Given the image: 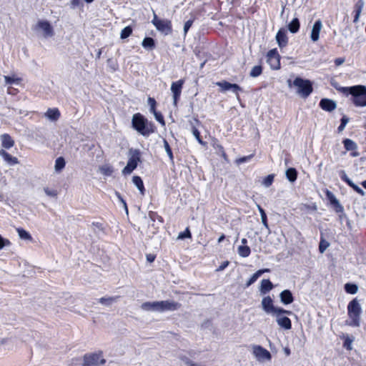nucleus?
Wrapping results in <instances>:
<instances>
[{
    "instance_id": "obj_29",
    "label": "nucleus",
    "mask_w": 366,
    "mask_h": 366,
    "mask_svg": "<svg viewBox=\"0 0 366 366\" xmlns=\"http://www.w3.org/2000/svg\"><path fill=\"white\" fill-rule=\"evenodd\" d=\"M132 182L137 187L140 193L143 195L144 194V187L141 177L139 176H134L132 178Z\"/></svg>"
},
{
    "instance_id": "obj_58",
    "label": "nucleus",
    "mask_w": 366,
    "mask_h": 366,
    "mask_svg": "<svg viewBox=\"0 0 366 366\" xmlns=\"http://www.w3.org/2000/svg\"><path fill=\"white\" fill-rule=\"evenodd\" d=\"M351 344L352 340L349 337H347L344 342V347H345L347 350H351Z\"/></svg>"
},
{
    "instance_id": "obj_46",
    "label": "nucleus",
    "mask_w": 366,
    "mask_h": 366,
    "mask_svg": "<svg viewBox=\"0 0 366 366\" xmlns=\"http://www.w3.org/2000/svg\"><path fill=\"white\" fill-rule=\"evenodd\" d=\"M44 191L46 195L51 197H56V196L58 194V192L56 190L50 189L48 187L44 188Z\"/></svg>"
},
{
    "instance_id": "obj_10",
    "label": "nucleus",
    "mask_w": 366,
    "mask_h": 366,
    "mask_svg": "<svg viewBox=\"0 0 366 366\" xmlns=\"http://www.w3.org/2000/svg\"><path fill=\"white\" fill-rule=\"evenodd\" d=\"M252 352L258 361L270 360L272 358L270 352L262 346L254 345Z\"/></svg>"
},
{
    "instance_id": "obj_22",
    "label": "nucleus",
    "mask_w": 366,
    "mask_h": 366,
    "mask_svg": "<svg viewBox=\"0 0 366 366\" xmlns=\"http://www.w3.org/2000/svg\"><path fill=\"white\" fill-rule=\"evenodd\" d=\"M44 116L49 120L56 122L60 117V112L56 108L49 109L44 114Z\"/></svg>"
},
{
    "instance_id": "obj_8",
    "label": "nucleus",
    "mask_w": 366,
    "mask_h": 366,
    "mask_svg": "<svg viewBox=\"0 0 366 366\" xmlns=\"http://www.w3.org/2000/svg\"><path fill=\"white\" fill-rule=\"evenodd\" d=\"M152 24L155 26L156 29L167 35L172 33V23L168 19H159L157 15L154 14V19L152 21Z\"/></svg>"
},
{
    "instance_id": "obj_56",
    "label": "nucleus",
    "mask_w": 366,
    "mask_h": 366,
    "mask_svg": "<svg viewBox=\"0 0 366 366\" xmlns=\"http://www.w3.org/2000/svg\"><path fill=\"white\" fill-rule=\"evenodd\" d=\"M81 4V0H71V6L72 9H75Z\"/></svg>"
},
{
    "instance_id": "obj_38",
    "label": "nucleus",
    "mask_w": 366,
    "mask_h": 366,
    "mask_svg": "<svg viewBox=\"0 0 366 366\" xmlns=\"http://www.w3.org/2000/svg\"><path fill=\"white\" fill-rule=\"evenodd\" d=\"M345 290L349 294H356L358 290V287L355 284L347 283L345 285Z\"/></svg>"
},
{
    "instance_id": "obj_5",
    "label": "nucleus",
    "mask_w": 366,
    "mask_h": 366,
    "mask_svg": "<svg viewBox=\"0 0 366 366\" xmlns=\"http://www.w3.org/2000/svg\"><path fill=\"white\" fill-rule=\"evenodd\" d=\"M106 363L102 351L89 352L82 357L81 366H103Z\"/></svg>"
},
{
    "instance_id": "obj_27",
    "label": "nucleus",
    "mask_w": 366,
    "mask_h": 366,
    "mask_svg": "<svg viewBox=\"0 0 366 366\" xmlns=\"http://www.w3.org/2000/svg\"><path fill=\"white\" fill-rule=\"evenodd\" d=\"M364 1L363 0H358V1L356 3L355 7V15L354 17V22H357L360 16V14L362 11V9L364 7Z\"/></svg>"
},
{
    "instance_id": "obj_39",
    "label": "nucleus",
    "mask_w": 366,
    "mask_h": 366,
    "mask_svg": "<svg viewBox=\"0 0 366 366\" xmlns=\"http://www.w3.org/2000/svg\"><path fill=\"white\" fill-rule=\"evenodd\" d=\"M262 72V67L260 65L254 66L250 71L249 75L252 77H257Z\"/></svg>"
},
{
    "instance_id": "obj_21",
    "label": "nucleus",
    "mask_w": 366,
    "mask_h": 366,
    "mask_svg": "<svg viewBox=\"0 0 366 366\" xmlns=\"http://www.w3.org/2000/svg\"><path fill=\"white\" fill-rule=\"evenodd\" d=\"M281 302L285 305L291 304L294 301L292 292L289 290H283L280 295Z\"/></svg>"
},
{
    "instance_id": "obj_62",
    "label": "nucleus",
    "mask_w": 366,
    "mask_h": 366,
    "mask_svg": "<svg viewBox=\"0 0 366 366\" xmlns=\"http://www.w3.org/2000/svg\"><path fill=\"white\" fill-rule=\"evenodd\" d=\"M261 220H262V224H263L266 227H268L267 215H262V216H261Z\"/></svg>"
},
{
    "instance_id": "obj_33",
    "label": "nucleus",
    "mask_w": 366,
    "mask_h": 366,
    "mask_svg": "<svg viewBox=\"0 0 366 366\" xmlns=\"http://www.w3.org/2000/svg\"><path fill=\"white\" fill-rule=\"evenodd\" d=\"M99 170L105 176H110L114 172L113 167L108 164L99 167Z\"/></svg>"
},
{
    "instance_id": "obj_41",
    "label": "nucleus",
    "mask_w": 366,
    "mask_h": 366,
    "mask_svg": "<svg viewBox=\"0 0 366 366\" xmlns=\"http://www.w3.org/2000/svg\"><path fill=\"white\" fill-rule=\"evenodd\" d=\"M132 33V29L131 26H126L121 31V39H124L129 37Z\"/></svg>"
},
{
    "instance_id": "obj_23",
    "label": "nucleus",
    "mask_w": 366,
    "mask_h": 366,
    "mask_svg": "<svg viewBox=\"0 0 366 366\" xmlns=\"http://www.w3.org/2000/svg\"><path fill=\"white\" fill-rule=\"evenodd\" d=\"M273 287V284L269 280L264 279L261 281V285L259 288L260 293L262 295H265L266 293L272 290Z\"/></svg>"
},
{
    "instance_id": "obj_55",
    "label": "nucleus",
    "mask_w": 366,
    "mask_h": 366,
    "mask_svg": "<svg viewBox=\"0 0 366 366\" xmlns=\"http://www.w3.org/2000/svg\"><path fill=\"white\" fill-rule=\"evenodd\" d=\"M229 261H224L219 266V267L216 269L217 272H221L222 270H224L228 265H229Z\"/></svg>"
},
{
    "instance_id": "obj_54",
    "label": "nucleus",
    "mask_w": 366,
    "mask_h": 366,
    "mask_svg": "<svg viewBox=\"0 0 366 366\" xmlns=\"http://www.w3.org/2000/svg\"><path fill=\"white\" fill-rule=\"evenodd\" d=\"M252 155H249V156H246V157H241L239 159H237L236 160V162L239 164H242V163H244L248 160H249L251 158H252Z\"/></svg>"
},
{
    "instance_id": "obj_47",
    "label": "nucleus",
    "mask_w": 366,
    "mask_h": 366,
    "mask_svg": "<svg viewBox=\"0 0 366 366\" xmlns=\"http://www.w3.org/2000/svg\"><path fill=\"white\" fill-rule=\"evenodd\" d=\"M349 186L351 187L355 191H356L361 196H364L365 195V192L363 191V189H362L360 187L356 185L353 182H352L349 184Z\"/></svg>"
},
{
    "instance_id": "obj_48",
    "label": "nucleus",
    "mask_w": 366,
    "mask_h": 366,
    "mask_svg": "<svg viewBox=\"0 0 366 366\" xmlns=\"http://www.w3.org/2000/svg\"><path fill=\"white\" fill-rule=\"evenodd\" d=\"M152 113L154 114L156 120L164 126L165 124V122L163 116L159 112H157L156 110L154 111V112Z\"/></svg>"
},
{
    "instance_id": "obj_63",
    "label": "nucleus",
    "mask_w": 366,
    "mask_h": 366,
    "mask_svg": "<svg viewBox=\"0 0 366 366\" xmlns=\"http://www.w3.org/2000/svg\"><path fill=\"white\" fill-rule=\"evenodd\" d=\"M339 213H340L339 219H340V222H341V223H342L343 220H345V219H347V216H346V214L344 213V210H343L342 212H339Z\"/></svg>"
},
{
    "instance_id": "obj_17",
    "label": "nucleus",
    "mask_w": 366,
    "mask_h": 366,
    "mask_svg": "<svg viewBox=\"0 0 366 366\" xmlns=\"http://www.w3.org/2000/svg\"><path fill=\"white\" fill-rule=\"evenodd\" d=\"M140 307L144 311L159 312V301L145 302Z\"/></svg>"
},
{
    "instance_id": "obj_36",
    "label": "nucleus",
    "mask_w": 366,
    "mask_h": 366,
    "mask_svg": "<svg viewBox=\"0 0 366 366\" xmlns=\"http://www.w3.org/2000/svg\"><path fill=\"white\" fill-rule=\"evenodd\" d=\"M16 231H17L18 234L21 239H24V240H29V241L32 240V237H31V234L25 229H24L22 228H17Z\"/></svg>"
},
{
    "instance_id": "obj_2",
    "label": "nucleus",
    "mask_w": 366,
    "mask_h": 366,
    "mask_svg": "<svg viewBox=\"0 0 366 366\" xmlns=\"http://www.w3.org/2000/svg\"><path fill=\"white\" fill-rule=\"evenodd\" d=\"M343 92H348L352 96V102L357 107L366 106V86L362 85L351 87H342Z\"/></svg>"
},
{
    "instance_id": "obj_31",
    "label": "nucleus",
    "mask_w": 366,
    "mask_h": 366,
    "mask_svg": "<svg viewBox=\"0 0 366 366\" xmlns=\"http://www.w3.org/2000/svg\"><path fill=\"white\" fill-rule=\"evenodd\" d=\"M142 45L144 49L152 50L155 47L154 40L151 37H145Z\"/></svg>"
},
{
    "instance_id": "obj_19",
    "label": "nucleus",
    "mask_w": 366,
    "mask_h": 366,
    "mask_svg": "<svg viewBox=\"0 0 366 366\" xmlns=\"http://www.w3.org/2000/svg\"><path fill=\"white\" fill-rule=\"evenodd\" d=\"M326 195L327 199L330 200V204L334 206L335 212H342L343 211V207L340 204V202L333 193L330 191H327Z\"/></svg>"
},
{
    "instance_id": "obj_13",
    "label": "nucleus",
    "mask_w": 366,
    "mask_h": 366,
    "mask_svg": "<svg viewBox=\"0 0 366 366\" xmlns=\"http://www.w3.org/2000/svg\"><path fill=\"white\" fill-rule=\"evenodd\" d=\"M184 82V81L183 79H180L173 82L171 85V91L173 94L174 106L177 104V102L180 97Z\"/></svg>"
},
{
    "instance_id": "obj_11",
    "label": "nucleus",
    "mask_w": 366,
    "mask_h": 366,
    "mask_svg": "<svg viewBox=\"0 0 366 366\" xmlns=\"http://www.w3.org/2000/svg\"><path fill=\"white\" fill-rule=\"evenodd\" d=\"M216 85L221 88V92L232 91L239 98L238 92L242 91V88L237 84H231L226 81H218Z\"/></svg>"
},
{
    "instance_id": "obj_42",
    "label": "nucleus",
    "mask_w": 366,
    "mask_h": 366,
    "mask_svg": "<svg viewBox=\"0 0 366 366\" xmlns=\"http://www.w3.org/2000/svg\"><path fill=\"white\" fill-rule=\"evenodd\" d=\"M164 147L165 149V151H166L167 155L169 157V159L173 162V159H174L173 154H172V149L170 148V146L166 139H164Z\"/></svg>"
},
{
    "instance_id": "obj_57",
    "label": "nucleus",
    "mask_w": 366,
    "mask_h": 366,
    "mask_svg": "<svg viewBox=\"0 0 366 366\" xmlns=\"http://www.w3.org/2000/svg\"><path fill=\"white\" fill-rule=\"evenodd\" d=\"M277 313L281 314L282 315H284L285 314L286 315H292V312L291 311L286 310H284V309L280 308V307H278Z\"/></svg>"
},
{
    "instance_id": "obj_16",
    "label": "nucleus",
    "mask_w": 366,
    "mask_h": 366,
    "mask_svg": "<svg viewBox=\"0 0 366 366\" xmlns=\"http://www.w3.org/2000/svg\"><path fill=\"white\" fill-rule=\"evenodd\" d=\"M276 40L280 49L285 47L288 42L287 31L285 29H280L276 34Z\"/></svg>"
},
{
    "instance_id": "obj_37",
    "label": "nucleus",
    "mask_w": 366,
    "mask_h": 366,
    "mask_svg": "<svg viewBox=\"0 0 366 366\" xmlns=\"http://www.w3.org/2000/svg\"><path fill=\"white\" fill-rule=\"evenodd\" d=\"M4 79L5 80L6 84H19L20 81H21V79L16 77L15 76H4Z\"/></svg>"
},
{
    "instance_id": "obj_1",
    "label": "nucleus",
    "mask_w": 366,
    "mask_h": 366,
    "mask_svg": "<svg viewBox=\"0 0 366 366\" xmlns=\"http://www.w3.org/2000/svg\"><path fill=\"white\" fill-rule=\"evenodd\" d=\"M362 307L359 301L355 298L350 301L347 305V315L349 319L346 321V325L352 327H359L360 325V315Z\"/></svg>"
},
{
    "instance_id": "obj_9",
    "label": "nucleus",
    "mask_w": 366,
    "mask_h": 366,
    "mask_svg": "<svg viewBox=\"0 0 366 366\" xmlns=\"http://www.w3.org/2000/svg\"><path fill=\"white\" fill-rule=\"evenodd\" d=\"M267 57V61L271 69H279L280 68V57L276 49L269 51Z\"/></svg>"
},
{
    "instance_id": "obj_53",
    "label": "nucleus",
    "mask_w": 366,
    "mask_h": 366,
    "mask_svg": "<svg viewBox=\"0 0 366 366\" xmlns=\"http://www.w3.org/2000/svg\"><path fill=\"white\" fill-rule=\"evenodd\" d=\"M341 178L343 181H345L348 185L352 182L346 174L345 171H341Z\"/></svg>"
},
{
    "instance_id": "obj_18",
    "label": "nucleus",
    "mask_w": 366,
    "mask_h": 366,
    "mask_svg": "<svg viewBox=\"0 0 366 366\" xmlns=\"http://www.w3.org/2000/svg\"><path fill=\"white\" fill-rule=\"evenodd\" d=\"M320 107L325 111L332 112L336 109L337 104L332 99H322L320 102Z\"/></svg>"
},
{
    "instance_id": "obj_26",
    "label": "nucleus",
    "mask_w": 366,
    "mask_h": 366,
    "mask_svg": "<svg viewBox=\"0 0 366 366\" xmlns=\"http://www.w3.org/2000/svg\"><path fill=\"white\" fill-rule=\"evenodd\" d=\"M2 147L6 149H9L14 146V141L9 134H4L1 136Z\"/></svg>"
},
{
    "instance_id": "obj_14",
    "label": "nucleus",
    "mask_w": 366,
    "mask_h": 366,
    "mask_svg": "<svg viewBox=\"0 0 366 366\" xmlns=\"http://www.w3.org/2000/svg\"><path fill=\"white\" fill-rule=\"evenodd\" d=\"M262 310L267 314L274 315L277 313L278 307H276L273 305V300L269 296L264 297L262 300Z\"/></svg>"
},
{
    "instance_id": "obj_40",
    "label": "nucleus",
    "mask_w": 366,
    "mask_h": 366,
    "mask_svg": "<svg viewBox=\"0 0 366 366\" xmlns=\"http://www.w3.org/2000/svg\"><path fill=\"white\" fill-rule=\"evenodd\" d=\"M65 167V160L63 157H58L55 161V170L61 171Z\"/></svg>"
},
{
    "instance_id": "obj_61",
    "label": "nucleus",
    "mask_w": 366,
    "mask_h": 366,
    "mask_svg": "<svg viewBox=\"0 0 366 366\" xmlns=\"http://www.w3.org/2000/svg\"><path fill=\"white\" fill-rule=\"evenodd\" d=\"M154 259H155V255H154L152 254H149L147 255V260L149 262H153L154 261Z\"/></svg>"
},
{
    "instance_id": "obj_45",
    "label": "nucleus",
    "mask_w": 366,
    "mask_h": 366,
    "mask_svg": "<svg viewBox=\"0 0 366 366\" xmlns=\"http://www.w3.org/2000/svg\"><path fill=\"white\" fill-rule=\"evenodd\" d=\"M191 237V232L189 228H187L186 230L183 232H180L177 237L178 239H183L184 238Z\"/></svg>"
},
{
    "instance_id": "obj_7",
    "label": "nucleus",
    "mask_w": 366,
    "mask_h": 366,
    "mask_svg": "<svg viewBox=\"0 0 366 366\" xmlns=\"http://www.w3.org/2000/svg\"><path fill=\"white\" fill-rule=\"evenodd\" d=\"M33 29L35 31L40 33L45 39L52 37L54 34L52 26L46 20L38 21V22L33 26Z\"/></svg>"
},
{
    "instance_id": "obj_51",
    "label": "nucleus",
    "mask_w": 366,
    "mask_h": 366,
    "mask_svg": "<svg viewBox=\"0 0 366 366\" xmlns=\"http://www.w3.org/2000/svg\"><path fill=\"white\" fill-rule=\"evenodd\" d=\"M192 133L194 134V136L196 137V139H197V141L201 144H204V143L202 142L201 137H200V133L196 129V128H194L193 129V131H192Z\"/></svg>"
},
{
    "instance_id": "obj_44",
    "label": "nucleus",
    "mask_w": 366,
    "mask_h": 366,
    "mask_svg": "<svg viewBox=\"0 0 366 366\" xmlns=\"http://www.w3.org/2000/svg\"><path fill=\"white\" fill-rule=\"evenodd\" d=\"M329 245H330L329 243L326 240L321 239L320 245H319L320 252L323 253L326 250V249L329 247Z\"/></svg>"
},
{
    "instance_id": "obj_59",
    "label": "nucleus",
    "mask_w": 366,
    "mask_h": 366,
    "mask_svg": "<svg viewBox=\"0 0 366 366\" xmlns=\"http://www.w3.org/2000/svg\"><path fill=\"white\" fill-rule=\"evenodd\" d=\"M117 196L120 202L122 203L123 207L124 208L126 213L128 214V208L126 202L122 199L119 194H117Z\"/></svg>"
},
{
    "instance_id": "obj_49",
    "label": "nucleus",
    "mask_w": 366,
    "mask_h": 366,
    "mask_svg": "<svg viewBox=\"0 0 366 366\" xmlns=\"http://www.w3.org/2000/svg\"><path fill=\"white\" fill-rule=\"evenodd\" d=\"M193 21H194L193 19H190V20H188L187 21L185 22L184 26V35L187 34V33L189 31V28L192 26V25L193 24Z\"/></svg>"
},
{
    "instance_id": "obj_32",
    "label": "nucleus",
    "mask_w": 366,
    "mask_h": 366,
    "mask_svg": "<svg viewBox=\"0 0 366 366\" xmlns=\"http://www.w3.org/2000/svg\"><path fill=\"white\" fill-rule=\"evenodd\" d=\"M251 252L250 248L247 245H240L237 248V253L240 257H247Z\"/></svg>"
},
{
    "instance_id": "obj_43",
    "label": "nucleus",
    "mask_w": 366,
    "mask_h": 366,
    "mask_svg": "<svg viewBox=\"0 0 366 366\" xmlns=\"http://www.w3.org/2000/svg\"><path fill=\"white\" fill-rule=\"evenodd\" d=\"M273 181H274V175L269 174L264 179V180L262 182V184L265 187H269L272 184Z\"/></svg>"
},
{
    "instance_id": "obj_24",
    "label": "nucleus",
    "mask_w": 366,
    "mask_h": 366,
    "mask_svg": "<svg viewBox=\"0 0 366 366\" xmlns=\"http://www.w3.org/2000/svg\"><path fill=\"white\" fill-rule=\"evenodd\" d=\"M0 156L9 164L14 165L19 163V160L16 157H12L8 152L4 149L0 150Z\"/></svg>"
},
{
    "instance_id": "obj_3",
    "label": "nucleus",
    "mask_w": 366,
    "mask_h": 366,
    "mask_svg": "<svg viewBox=\"0 0 366 366\" xmlns=\"http://www.w3.org/2000/svg\"><path fill=\"white\" fill-rule=\"evenodd\" d=\"M132 124V127L144 137H148L154 132L152 124L139 113L133 115Z\"/></svg>"
},
{
    "instance_id": "obj_50",
    "label": "nucleus",
    "mask_w": 366,
    "mask_h": 366,
    "mask_svg": "<svg viewBox=\"0 0 366 366\" xmlns=\"http://www.w3.org/2000/svg\"><path fill=\"white\" fill-rule=\"evenodd\" d=\"M148 104H149V106H150V111H151L152 112H154V111L156 110V109H155V107H156V101L154 100V99L149 97V98L148 99Z\"/></svg>"
},
{
    "instance_id": "obj_64",
    "label": "nucleus",
    "mask_w": 366,
    "mask_h": 366,
    "mask_svg": "<svg viewBox=\"0 0 366 366\" xmlns=\"http://www.w3.org/2000/svg\"><path fill=\"white\" fill-rule=\"evenodd\" d=\"M348 122H349V118H347L346 116H343L342 118L341 119L342 124H344L346 126V124L348 123Z\"/></svg>"
},
{
    "instance_id": "obj_30",
    "label": "nucleus",
    "mask_w": 366,
    "mask_h": 366,
    "mask_svg": "<svg viewBox=\"0 0 366 366\" xmlns=\"http://www.w3.org/2000/svg\"><path fill=\"white\" fill-rule=\"evenodd\" d=\"M119 297H102L99 300V302L101 304L109 307L111 306L114 302H117Z\"/></svg>"
},
{
    "instance_id": "obj_28",
    "label": "nucleus",
    "mask_w": 366,
    "mask_h": 366,
    "mask_svg": "<svg viewBox=\"0 0 366 366\" xmlns=\"http://www.w3.org/2000/svg\"><path fill=\"white\" fill-rule=\"evenodd\" d=\"M300 26V24L299 19L297 18H295L288 24V29L291 33L295 34L299 31Z\"/></svg>"
},
{
    "instance_id": "obj_35",
    "label": "nucleus",
    "mask_w": 366,
    "mask_h": 366,
    "mask_svg": "<svg viewBox=\"0 0 366 366\" xmlns=\"http://www.w3.org/2000/svg\"><path fill=\"white\" fill-rule=\"evenodd\" d=\"M297 171L294 168H290L286 171V177L291 182H293L297 179Z\"/></svg>"
},
{
    "instance_id": "obj_25",
    "label": "nucleus",
    "mask_w": 366,
    "mask_h": 366,
    "mask_svg": "<svg viewBox=\"0 0 366 366\" xmlns=\"http://www.w3.org/2000/svg\"><path fill=\"white\" fill-rule=\"evenodd\" d=\"M269 269H262L257 271L251 277L250 279L247 282L246 287H248L250 285H252L259 277L260 275H262L264 272H269Z\"/></svg>"
},
{
    "instance_id": "obj_4",
    "label": "nucleus",
    "mask_w": 366,
    "mask_h": 366,
    "mask_svg": "<svg viewBox=\"0 0 366 366\" xmlns=\"http://www.w3.org/2000/svg\"><path fill=\"white\" fill-rule=\"evenodd\" d=\"M289 87L294 86L297 88V93L303 98H307L312 92V86L310 80L297 77L292 83L291 80H287Z\"/></svg>"
},
{
    "instance_id": "obj_52",
    "label": "nucleus",
    "mask_w": 366,
    "mask_h": 366,
    "mask_svg": "<svg viewBox=\"0 0 366 366\" xmlns=\"http://www.w3.org/2000/svg\"><path fill=\"white\" fill-rule=\"evenodd\" d=\"M10 242L9 240L6 239H4L3 238L1 235H0V249H1L4 247L5 246H9L10 245Z\"/></svg>"
},
{
    "instance_id": "obj_34",
    "label": "nucleus",
    "mask_w": 366,
    "mask_h": 366,
    "mask_svg": "<svg viewBox=\"0 0 366 366\" xmlns=\"http://www.w3.org/2000/svg\"><path fill=\"white\" fill-rule=\"evenodd\" d=\"M344 147L347 151H353L355 150L357 147V144L350 139H345L343 141Z\"/></svg>"
},
{
    "instance_id": "obj_6",
    "label": "nucleus",
    "mask_w": 366,
    "mask_h": 366,
    "mask_svg": "<svg viewBox=\"0 0 366 366\" xmlns=\"http://www.w3.org/2000/svg\"><path fill=\"white\" fill-rule=\"evenodd\" d=\"M140 162V152L138 149L129 150V158L127 162V166L123 169L122 173L124 174H131L134 169L137 167L138 163Z\"/></svg>"
},
{
    "instance_id": "obj_60",
    "label": "nucleus",
    "mask_w": 366,
    "mask_h": 366,
    "mask_svg": "<svg viewBox=\"0 0 366 366\" xmlns=\"http://www.w3.org/2000/svg\"><path fill=\"white\" fill-rule=\"evenodd\" d=\"M344 62H345V59L344 58H337L335 60V64L337 66L342 65Z\"/></svg>"
},
{
    "instance_id": "obj_20",
    "label": "nucleus",
    "mask_w": 366,
    "mask_h": 366,
    "mask_svg": "<svg viewBox=\"0 0 366 366\" xmlns=\"http://www.w3.org/2000/svg\"><path fill=\"white\" fill-rule=\"evenodd\" d=\"M322 24L321 20H317L315 22L312 26V31H311V39L313 41H317L320 37V32L322 29Z\"/></svg>"
},
{
    "instance_id": "obj_15",
    "label": "nucleus",
    "mask_w": 366,
    "mask_h": 366,
    "mask_svg": "<svg viewBox=\"0 0 366 366\" xmlns=\"http://www.w3.org/2000/svg\"><path fill=\"white\" fill-rule=\"evenodd\" d=\"M274 315L276 316V321L280 327L285 330L291 329L292 323L290 318L279 313H275Z\"/></svg>"
},
{
    "instance_id": "obj_12",
    "label": "nucleus",
    "mask_w": 366,
    "mask_h": 366,
    "mask_svg": "<svg viewBox=\"0 0 366 366\" xmlns=\"http://www.w3.org/2000/svg\"><path fill=\"white\" fill-rule=\"evenodd\" d=\"M181 304L172 300L159 301V312L175 311L179 309Z\"/></svg>"
}]
</instances>
